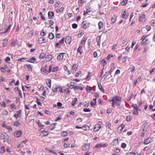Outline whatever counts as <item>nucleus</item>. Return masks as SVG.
I'll return each mask as SVG.
<instances>
[{"label": "nucleus", "instance_id": "nucleus-17", "mask_svg": "<svg viewBox=\"0 0 155 155\" xmlns=\"http://www.w3.org/2000/svg\"><path fill=\"white\" fill-rule=\"evenodd\" d=\"M8 42V39L7 38L3 40V42H2L3 47H5L6 45L7 44Z\"/></svg>", "mask_w": 155, "mask_h": 155}, {"label": "nucleus", "instance_id": "nucleus-29", "mask_svg": "<svg viewBox=\"0 0 155 155\" xmlns=\"http://www.w3.org/2000/svg\"><path fill=\"white\" fill-rule=\"evenodd\" d=\"M71 85L70 86V87L71 88H72L74 87L75 86V85L76 84L74 82H71L70 83Z\"/></svg>", "mask_w": 155, "mask_h": 155}, {"label": "nucleus", "instance_id": "nucleus-60", "mask_svg": "<svg viewBox=\"0 0 155 155\" xmlns=\"http://www.w3.org/2000/svg\"><path fill=\"white\" fill-rule=\"evenodd\" d=\"M126 155H136L135 153L133 152H130L127 153Z\"/></svg>", "mask_w": 155, "mask_h": 155}, {"label": "nucleus", "instance_id": "nucleus-19", "mask_svg": "<svg viewBox=\"0 0 155 155\" xmlns=\"http://www.w3.org/2000/svg\"><path fill=\"white\" fill-rule=\"evenodd\" d=\"M35 60L36 59H35V58H34V57H32L30 59V60H27L26 61H27L28 62H31L32 63H34L35 62Z\"/></svg>", "mask_w": 155, "mask_h": 155}, {"label": "nucleus", "instance_id": "nucleus-6", "mask_svg": "<svg viewBox=\"0 0 155 155\" xmlns=\"http://www.w3.org/2000/svg\"><path fill=\"white\" fill-rule=\"evenodd\" d=\"M101 126L99 124H97L95 125L94 129V132L98 131L101 128Z\"/></svg>", "mask_w": 155, "mask_h": 155}, {"label": "nucleus", "instance_id": "nucleus-9", "mask_svg": "<svg viewBox=\"0 0 155 155\" xmlns=\"http://www.w3.org/2000/svg\"><path fill=\"white\" fill-rule=\"evenodd\" d=\"M65 53H60L57 57V60L58 61H61L63 58V54H65Z\"/></svg>", "mask_w": 155, "mask_h": 155}, {"label": "nucleus", "instance_id": "nucleus-53", "mask_svg": "<svg viewBox=\"0 0 155 155\" xmlns=\"http://www.w3.org/2000/svg\"><path fill=\"white\" fill-rule=\"evenodd\" d=\"M83 111L85 112H90L91 111V110L89 108L87 109L84 108L83 109Z\"/></svg>", "mask_w": 155, "mask_h": 155}, {"label": "nucleus", "instance_id": "nucleus-26", "mask_svg": "<svg viewBox=\"0 0 155 155\" xmlns=\"http://www.w3.org/2000/svg\"><path fill=\"white\" fill-rule=\"evenodd\" d=\"M27 59V58H22L19 59H18V62H24L25 60H26Z\"/></svg>", "mask_w": 155, "mask_h": 155}, {"label": "nucleus", "instance_id": "nucleus-10", "mask_svg": "<svg viewBox=\"0 0 155 155\" xmlns=\"http://www.w3.org/2000/svg\"><path fill=\"white\" fill-rule=\"evenodd\" d=\"M47 86L50 88L51 87V81L50 79H48L46 81Z\"/></svg>", "mask_w": 155, "mask_h": 155}, {"label": "nucleus", "instance_id": "nucleus-63", "mask_svg": "<svg viewBox=\"0 0 155 155\" xmlns=\"http://www.w3.org/2000/svg\"><path fill=\"white\" fill-rule=\"evenodd\" d=\"M133 95L132 94H131V95L127 99V101H130L131 98H132L133 97Z\"/></svg>", "mask_w": 155, "mask_h": 155}, {"label": "nucleus", "instance_id": "nucleus-58", "mask_svg": "<svg viewBox=\"0 0 155 155\" xmlns=\"http://www.w3.org/2000/svg\"><path fill=\"white\" fill-rule=\"evenodd\" d=\"M150 22L153 26H155V20H152Z\"/></svg>", "mask_w": 155, "mask_h": 155}, {"label": "nucleus", "instance_id": "nucleus-37", "mask_svg": "<svg viewBox=\"0 0 155 155\" xmlns=\"http://www.w3.org/2000/svg\"><path fill=\"white\" fill-rule=\"evenodd\" d=\"M33 34V30L31 31L28 34V35L30 37H31L32 36Z\"/></svg>", "mask_w": 155, "mask_h": 155}, {"label": "nucleus", "instance_id": "nucleus-12", "mask_svg": "<svg viewBox=\"0 0 155 155\" xmlns=\"http://www.w3.org/2000/svg\"><path fill=\"white\" fill-rule=\"evenodd\" d=\"M41 72L43 74L45 75L48 74V71H47V69L45 68H42L41 69Z\"/></svg>", "mask_w": 155, "mask_h": 155}, {"label": "nucleus", "instance_id": "nucleus-5", "mask_svg": "<svg viewBox=\"0 0 155 155\" xmlns=\"http://www.w3.org/2000/svg\"><path fill=\"white\" fill-rule=\"evenodd\" d=\"M22 134V132L21 130H18L15 132L14 136L16 137H20Z\"/></svg>", "mask_w": 155, "mask_h": 155}, {"label": "nucleus", "instance_id": "nucleus-41", "mask_svg": "<svg viewBox=\"0 0 155 155\" xmlns=\"http://www.w3.org/2000/svg\"><path fill=\"white\" fill-rule=\"evenodd\" d=\"M127 2V0H123L121 3L122 5H124L126 4Z\"/></svg>", "mask_w": 155, "mask_h": 155}, {"label": "nucleus", "instance_id": "nucleus-40", "mask_svg": "<svg viewBox=\"0 0 155 155\" xmlns=\"http://www.w3.org/2000/svg\"><path fill=\"white\" fill-rule=\"evenodd\" d=\"M67 134L68 133L67 131H64L62 132L61 135L63 137H65L67 135Z\"/></svg>", "mask_w": 155, "mask_h": 155}, {"label": "nucleus", "instance_id": "nucleus-21", "mask_svg": "<svg viewBox=\"0 0 155 155\" xmlns=\"http://www.w3.org/2000/svg\"><path fill=\"white\" fill-rule=\"evenodd\" d=\"M149 43V42L148 41V40L147 39H146L145 40V41H142L141 42V45H146L148 44Z\"/></svg>", "mask_w": 155, "mask_h": 155}, {"label": "nucleus", "instance_id": "nucleus-46", "mask_svg": "<svg viewBox=\"0 0 155 155\" xmlns=\"http://www.w3.org/2000/svg\"><path fill=\"white\" fill-rule=\"evenodd\" d=\"M146 29L148 31H150L151 29V27L149 25H147L146 26Z\"/></svg>", "mask_w": 155, "mask_h": 155}, {"label": "nucleus", "instance_id": "nucleus-47", "mask_svg": "<svg viewBox=\"0 0 155 155\" xmlns=\"http://www.w3.org/2000/svg\"><path fill=\"white\" fill-rule=\"evenodd\" d=\"M101 147H102V144L101 143H99L96 145L95 146V147L96 148H99Z\"/></svg>", "mask_w": 155, "mask_h": 155}, {"label": "nucleus", "instance_id": "nucleus-20", "mask_svg": "<svg viewBox=\"0 0 155 155\" xmlns=\"http://www.w3.org/2000/svg\"><path fill=\"white\" fill-rule=\"evenodd\" d=\"M77 101V99L75 98L72 101L71 105L72 106H74L75 104H76V102Z\"/></svg>", "mask_w": 155, "mask_h": 155}, {"label": "nucleus", "instance_id": "nucleus-30", "mask_svg": "<svg viewBox=\"0 0 155 155\" xmlns=\"http://www.w3.org/2000/svg\"><path fill=\"white\" fill-rule=\"evenodd\" d=\"M147 132V129H143V131L142 132V134L141 135V136L142 137H143L144 136V134Z\"/></svg>", "mask_w": 155, "mask_h": 155}, {"label": "nucleus", "instance_id": "nucleus-33", "mask_svg": "<svg viewBox=\"0 0 155 155\" xmlns=\"http://www.w3.org/2000/svg\"><path fill=\"white\" fill-rule=\"evenodd\" d=\"M82 48V46H79L77 49V51L80 53V54H81L82 53V51L81 50Z\"/></svg>", "mask_w": 155, "mask_h": 155}, {"label": "nucleus", "instance_id": "nucleus-18", "mask_svg": "<svg viewBox=\"0 0 155 155\" xmlns=\"http://www.w3.org/2000/svg\"><path fill=\"white\" fill-rule=\"evenodd\" d=\"M128 15V13H126L125 11H124L123 13L122 14V16L123 18H126Z\"/></svg>", "mask_w": 155, "mask_h": 155}, {"label": "nucleus", "instance_id": "nucleus-56", "mask_svg": "<svg viewBox=\"0 0 155 155\" xmlns=\"http://www.w3.org/2000/svg\"><path fill=\"white\" fill-rule=\"evenodd\" d=\"M89 103L88 102H85L84 104V107H87L89 106Z\"/></svg>", "mask_w": 155, "mask_h": 155}, {"label": "nucleus", "instance_id": "nucleus-39", "mask_svg": "<svg viewBox=\"0 0 155 155\" xmlns=\"http://www.w3.org/2000/svg\"><path fill=\"white\" fill-rule=\"evenodd\" d=\"M141 78V77H140V76H139L138 77L137 80L136 81H134V85L135 86L136 85V84L138 82V81H139L140 80V79Z\"/></svg>", "mask_w": 155, "mask_h": 155}, {"label": "nucleus", "instance_id": "nucleus-31", "mask_svg": "<svg viewBox=\"0 0 155 155\" xmlns=\"http://www.w3.org/2000/svg\"><path fill=\"white\" fill-rule=\"evenodd\" d=\"M86 91L87 93H89V92H90V91L92 90V88L90 87L87 86L86 87Z\"/></svg>", "mask_w": 155, "mask_h": 155}, {"label": "nucleus", "instance_id": "nucleus-13", "mask_svg": "<svg viewBox=\"0 0 155 155\" xmlns=\"http://www.w3.org/2000/svg\"><path fill=\"white\" fill-rule=\"evenodd\" d=\"M90 143H85L82 149V150H87L89 149L90 148Z\"/></svg>", "mask_w": 155, "mask_h": 155}, {"label": "nucleus", "instance_id": "nucleus-28", "mask_svg": "<svg viewBox=\"0 0 155 155\" xmlns=\"http://www.w3.org/2000/svg\"><path fill=\"white\" fill-rule=\"evenodd\" d=\"M58 88V87L56 86L54 87H53L52 89V91L54 92H56L57 91V90Z\"/></svg>", "mask_w": 155, "mask_h": 155}, {"label": "nucleus", "instance_id": "nucleus-16", "mask_svg": "<svg viewBox=\"0 0 155 155\" xmlns=\"http://www.w3.org/2000/svg\"><path fill=\"white\" fill-rule=\"evenodd\" d=\"M145 15H143L139 16V19L140 21H143L145 20Z\"/></svg>", "mask_w": 155, "mask_h": 155}, {"label": "nucleus", "instance_id": "nucleus-14", "mask_svg": "<svg viewBox=\"0 0 155 155\" xmlns=\"http://www.w3.org/2000/svg\"><path fill=\"white\" fill-rule=\"evenodd\" d=\"M101 36H98L96 38V41L97 42V45L100 46L101 43Z\"/></svg>", "mask_w": 155, "mask_h": 155}, {"label": "nucleus", "instance_id": "nucleus-34", "mask_svg": "<svg viewBox=\"0 0 155 155\" xmlns=\"http://www.w3.org/2000/svg\"><path fill=\"white\" fill-rule=\"evenodd\" d=\"M101 62L102 64H103V65L104 66L107 64V62L104 58L101 61Z\"/></svg>", "mask_w": 155, "mask_h": 155}, {"label": "nucleus", "instance_id": "nucleus-49", "mask_svg": "<svg viewBox=\"0 0 155 155\" xmlns=\"http://www.w3.org/2000/svg\"><path fill=\"white\" fill-rule=\"evenodd\" d=\"M25 66L29 70H31L32 68L30 65H25Z\"/></svg>", "mask_w": 155, "mask_h": 155}, {"label": "nucleus", "instance_id": "nucleus-1", "mask_svg": "<svg viewBox=\"0 0 155 155\" xmlns=\"http://www.w3.org/2000/svg\"><path fill=\"white\" fill-rule=\"evenodd\" d=\"M121 100V97L116 96L113 97L112 100V101L113 102L115 103V104L117 106H119L120 104Z\"/></svg>", "mask_w": 155, "mask_h": 155}, {"label": "nucleus", "instance_id": "nucleus-57", "mask_svg": "<svg viewBox=\"0 0 155 155\" xmlns=\"http://www.w3.org/2000/svg\"><path fill=\"white\" fill-rule=\"evenodd\" d=\"M126 144L125 143H122L121 145V147L123 148H125L126 147Z\"/></svg>", "mask_w": 155, "mask_h": 155}, {"label": "nucleus", "instance_id": "nucleus-2", "mask_svg": "<svg viewBox=\"0 0 155 155\" xmlns=\"http://www.w3.org/2000/svg\"><path fill=\"white\" fill-rule=\"evenodd\" d=\"M90 23L87 21H83L81 24L82 27L84 29H86L89 27Z\"/></svg>", "mask_w": 155, "mask_h": 155}, {"label": "nucleus", "instance_id": "nucleus-55", "mask_svg": "<svg viewBox=\"0 0 155 155\" xmlns=\"http://www.w3.org/2000/svg\"><path fill=\"white\" fill-rule=\"evenodd\" d=\"M45 38H42V37H41V38H39V41H40L41 40H42L43 41V42H41V43H44V42H46L45 41V42H44V41H45Z\"/></svg>", "mask_w": 155, "mask_h": 155}, {"label": "nucleus", "instance_id": "nucleus-50", "mask_svg": "<svg viewBox=\"0 0 155 155\" xmlns=\"http://www.w3.org/2000/svg\"><path fill=\"white\" fill-rule=\"evenodd\" d=\"M131 117L130 116H127L126 117V120L127 121H130L131 120Z\"/></svg>", "mask_w": 155, "mask_h": 155}, {"label": "nucleus", "instance_id": "nucleus-4", "mask_svg": "<svg viewBox=\"0 0 155 155\" xmlns=\"http://www.w3.org/2000/svg\"><path fill=\"white\" fill-rule=\"evenodd\" d=\"M153 137H149L145 140L143 142L144 144H147L153 141Z\"/></svg>", "mask_w": 155, "mask_h": 155}, {"label": "nucleus", "instance_id": "nucleus-38", "mask_svg": "<svg viewBox=\"0 0 155 155\" xmlns=\"http://www.w3.org/2000/svg\"><path fill=\"white\" fill-rule=\"evenodd\" d=\"M45 53H41L40 55H39V58H44L45 56Z\"/></svg>", "mask_w": 155, "mask_h": 155}, {"label": "nucleus", "instance_id": "nucleus-3", "mask_svg": "<svg viewBox=\"0 0 155 155\" xmlns=\"http://www.w3.org/2000/svg\"><path fill=\"white\" fill-rule=\"evenodd\" d=\"M39 132H41V134H40V135L42 137L46 136L49 134L48 132L45 131L43 128H41L39 129Z\"/></svg>", "mask_w": 155, "mask_h": 155}, {"label": "nucleus", "instance_id": "nucleus-15", "mask_svg": "<svg viewBox=\"0 0 155 155\" xmlns=\"http://www.w3.org/2000/svg\"><path fill=\"white\" fill-rule=\"evenodd\" d=\"M48 16L49 18L52 19L54 17V13L53 12H48Z\"/></svg>", "mask_w": 155, "mask_h": 155}, {"label": "nucleus", "instance_id": "nucleus-22", "mask_svg": "<svg viewBox=\"0 0 155 155\" xmlns=\"http://www.w3.org/2000/svg\"><path fill=\"white\" fill-rule=\"evenodd\" d=\"M98 86L99 88V89L101 91L103 92V93L104 92V90L102 87V86L101 85V84L100 83L98 84Z\"/></svg>", "mask_w": 155, "mask_h": 155}, {"label": "nucleus", "instance_id": "nucleus-8", "mask_svg": "<svg viewBox=\"0 0 155 155\" xmlns=\"http://www.w3.org/2000/svg\"><path fill=\"white\" fill-rule=\"evenodd\" d=\"M21 110H19L17 111L16 112L17 114H15L14 115V116L15 117V118L16 119H17L19 117H21Z\"/></svg>", "mask_w": 155, "mask_h": 155}, {"label": "nucleus", "instance_id": "nucleus-36", "mask_svg": "<svg viewBox=\"0 0 155 155\" xmlns=\"http://www.w3.org/2000/svg\"><path fill=\"white\" fill-rule=\"evenodd\" d=\"M11 25H10L8 28L7 29H6V30L4 32L2 33V34H4L6 33L10 28L11 27Z\"/></svg>", "mask_w": 155, "mask_h": 155}, {"label": "nucleus", "instance_id": "nucleus-48", "mask_svg": "<svg viewBox=\"0 0 155 155\" xmlns=\"http://www.w3.org/2000/svg\"><path fill=\"white\" fill-rule=\"evenodd\" d=\"M30 106V104H29L28 105H25V108L28 110H29L30 109L29 107Z\"/></svg>", "mask_w": 155, "mask_h": 155}, {"label": "nucleus", "instance_id": "nucleus-44", "mask_svg": "<svg viewBox=\"0 0 155 155\" xmlns=\"http://www.w3.org/2000/svg\"><path fill=\"white\" fill-rule=\"evenodd\" d=\"M133 114L134 115H138V111L137 110H136L134 109L133 111Z\"/></svg>", "mask_w": 155, "mask_h": 155}, {"label": "nucleus", "instance_id": "nucleus-59", "mask_svg": "<svg viewBox=\"0 0 155 155\" xmlns=\"http://www.w3.org/2000/svg\"><path fill=\"white\" fill-rule=\"evenodd\" d=\"M114 69V67L110 69V70L109 71V74H111V72L113 71Z\"/></svg>", "mask_w": 155, "mask_h": 155}, {"label": "nucleus", "instance_id": "nucleus-42", "mask_svg": "<svg viewBox=\"0 0 155 155\" xmlns=\"http://www.w3.org/2000/svg\"><path fill=\"white\" fill-rule=\"evenodd\" d=\"M40 35L42 36H44L46 35V34L43 30L41 31L40 33Z\"/></svg>", "mask_w": 155, "mask_h": 155}, {"label": "nucleus", "instance_id": "nucleus-24", "mask_svg": "<svg viewBox=\"0 0 155 155\" xmlns=\"http://www.w3.org/2000/svg\"><path fill=\"white\" fill-rule=\"evenodd\" d=\"M98 26L100 30L102 29L103 27V23L101 21H100L98 24Z\"/></svg>", "mask_w": 155, "mask_h": 155}, {"label": "nucleus", "instance_id": "nucleus-62", "mask_svg": "<svg viewBox=\"0 0 155 155\" xmlns=\"http://www.w3.org/2000/svg\"><path fill=\"white\" fill-rule=\"evenodd\" d=\"M6 128L8 129L9 131H11L12 130V128L11 127H9L8 126L6 127Z\"/></svg>", "mask_w": 155, "mask_h": 155}, {"label": "nucleus", "instance_id": "nucleus-45", "mask_svg": "<svg viewBox=\"0 0 155 155\" xmlns=\"http://www.w3.org/2000/svg\"><path fill=\"white\" fill-rule=\"evenodd\" d=\"M69 146V144L68 143H65L64 144V147L65 148H67Z\"/></svg>", "mask_w": 155, "mask_h": 155}, {"label": "nucleus", "instance_id": "nucleus-23", "mask_svg": "<svg viewBox=\"0 0 155 155\" xmlns=\"http://www.w3.org/2000/svg\"><path fill=\"white\" fill-rule=\"evenodd\" d=\"M7 136V134H6L4 133L1 135L0 137L1 139H4Z\"/></svg>", "mask_w": 155, "mask_h": 155}, {"label": "nucleus", "instance_id": "nucleus-35", "mask_svg": "<svg viewBox=\"0 0 155 155\" xmlns=\"http://www.w3.org/2000/svg\"><path fill=\"white\" fill-rule=\"evenodd\" d=\"M116 20L117 19L116 18V17L114 16V18H112L111 21L112 23L114 24L116 21Z\"/></svg>", "mask_w": 155, "mask_h": 155}, {"label": "nucleus", "instance_id": "nucleus-7", "mask_svg": "<svg viewBox=\"0 0 155 155\" xmlns=\"http://www.w3.org/2000/svg\"><path fill=\"white\" fill-rule=\"evenodd\" d=\"M74 90L80 89L81 90H82L83 89V85L81 84H79L75 86L74 88Z\"/></svg>", "mask_w": 155, "mask_h": 155}, {"label": "nucleus", "instance_id": "nucleus-25", "mask_svg": "<svg viewBox=\"0 0 155 155\" xmlns=\"http://www.w3.org/2000/svg\"><path fill=\"white\" fill-rule=\"evenodd\" d=\"M49 38L50 39H52L54 38V35L52 33H51L49 34L48 36Z\"/></svg>", "mask_w": 155, "mask_h": 155}, {"label": "nucleus", "instance_id": "nucleus-43", "mask_svg": "<svg viewBox=\"0 0 155 155\" xmlns=\"http://www.w3.org/2000/svg\"><path fill=\"white\" fill-rule=\"evenodd\" d=\"M78 25L75 23L73 24L72 25V27L74 29H76L77 28Z\"/></svg>", "mask_w": 155, "mask_h": 155}, {"label": "nucleus", "instance_id": "nucleus-51", "mask_svg": "<svg viewBox=\"0 0 155 155\" xmlns=\"http://www.w3.org/2000/svg\"><path fill=\"white\" fill-rule=\"evenodd\" d=\"M54 23V21H52V20H51L49 21V24L50 26L53 25Z\"/></svg>", "mask_w": 155, "mask_h": 155}, {"label": "nucleus", "instance_id": "nucleus-27", "mask_svg": "<svg viewBox=\"0 0 155 155\" xmlns=\"http://www.w3.org/2000/svg\"><path fill=\"white\" fill-rule=\"evenodd\" d=\"M15 126H19L21 124L18 121H16L13 124Z\"/></svg>", "mask_w": 155, "mask_h": 155}, {"label": "nucleus", "instance_id": "nucleus-54", "mask_svg": "<svg viewBox=\"0 0 155 155\" xmlns=\"http://www.w3.org/2000/svg\"><path fill=\"white\" fill-rule=\"evenodd\" d=\"M5 151V147L2 146L1 147V151H2V153L4 152Z\"/></svg>", "mask_w": 155, "mask_h": 155}, {"label": "nucleus", "instance_id": "nucleus-61", "mask_svg": "<svg viewBox=\"0 0 155 155\" xmlns=\"http://www.w3.org/2000/svg\"><path fill=\"white\" fill-rule=\"evenodd\" d=\"M58 68L57 67L53 68L52 69V71L53 72H55L57 71Z\"/></svg>", "mask_w": 155, "mask_h": 155}, {"label": "nucleus", "instance_id": "nucleus-11", "mask_svg": "<svg viewBox=\"0 0 155 155\" xmlns=\"http://www.w3.org/2000/svg\"><path fill=\"white\" fill-rule=\"evenodd\" d=\"M71 37H67L65 39V42L66 43L69 44L71 41Z\"/></svg>", "mask_w": 155, "mask_h": 155}, {"label": "nucleus", "instance_id": "nucleus-64", "mask_svg": "<svg viewBox=\"0 0 155 155\" xmlns=\"http://www.w3.org/2000/svg\"><path fill=\"white\" fill-rule=\"evenodd\" d=\"M77 68V65L76 64H74L72 67V69L73 70L75 69L76 70Z\"/></svg>", "mask_w": 155, "mask_h": 155}, {"label": "nucleus", "instance_id": "nucleus-32", "mask_svg": "<svg viewBox=\"0 0 155 155\" xmlns=\"http://www.w3.org/2000/svg\"><path fill=\"white\" fill-rule=\"evenodd\" d=\"M17 42L16 41H13L11 44V46L12 47H15V46Z\"/></svg>", "mask_w": 155, "mask_h": 155}, {"label": "nucleus", "instance_id": "nucleus-52", "mask_svg": "<svg viewBox=\"0 0 155 155\" xmlns=\"http://www.w3.org/2000/svg\"><path fill=\"white\" fill-rule=\"evenodd\" d=\"M64 38H62V39L59 41V43L61 44H62L64 43Z\"/></svg>", "mask_w": 155, "mask_h": 155}]
</instances>
